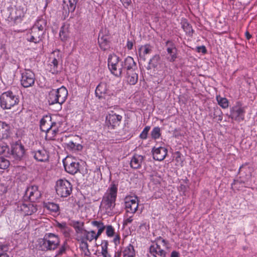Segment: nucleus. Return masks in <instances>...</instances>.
<instances>
[{"label": "nucleus", "instance_id": "nucleus-46", "mask_svg": "<svg viewBox=\"0 0 257 257\" xmlns=\"http://www.w3.org/2000/svg\"><path fill=\"white\" fill-rule=\"evenodd\" d=\"M10 165V162L4 157H0V169H6Z\"/></svg>", "mask_w": 257, "mask_h": 257}, {"label": "nucleus", "instance_id": "nucleus-18", "mask_svg": "<svg viewBox=\"0 0 257 257\" xmlns=\"http://www.w3.org/2000/svg\"><path fill=\"white\" fill-rule=\"evenodd\" d=\"M25 194L31 201H35L38 199L41 195L38 187L35 185H32L28 187L26 191Z\"/></svg>", "mask_w": 257, "mask_h": 257}, {"label": "nucleus", "instance_id": "nucleus-44", "mask_svg": "<svg viewBox=\"0 0 257 257\" xmlns=\"http://www.w3.org/2000/svg\"><path fill=\"white\" fill-rule=\"evenodd\" d=\"M10 154V149L8 146L4 144H0V155H3L5 157H9Z\"/></svg>", "mask_w": 257, "mask_h": 257}, {"label": "nucleus", "instance_id": "nucleus-5", "mask_svg": "<svg viewBox=\"0 0 257 257\" xmlns=\"http://www.w3.org/2000/svg\"><path fill=\"white\" fill-rule=\"evenodd\" d=\"M169 247L168 242L160 237L150 246V252L154 257H165L166 251L164 249H168Z\"/></svg>", "mask_w": 257, "mask_h": 257}, {"label": "nucleus", "instance_id": "nucleus-19", "mask_svg": "<svg viewBox=\"0 0 257 257\" xmlns=\"http://www.w3.org/2000/svg\"><path fill=\"white\" fill-rule=\"evenodd\" d=\"M167 45H168L167 48V60L171 62H174L177 58L178 52L176 46L172 42L168 41Z\"/></svg>", "mask_w": 257, "mask_h": 257}, {"label": "nucleus", "instance_id": "nucleus-45", "mask_svg": "<svg viewBox=\"0 0 257 257\" xmlns=\"http://www.w3.org/2000/svg\"><path fill=\"white\" fill-rule=\"evenodd\" d=\"M161 136V130L158 126L155 127L151 132V136L154 139L159 138Z\"/></svg>", "mask_w": 257, "mask_h": 257}, {"label": "nucleus", "instance_id": "nucleus-11", "mask_svg": "<svg viewBox=\"0 0 257 257\" xmlns=\"http://www.w3.org/2000/svg\"><path fill=\"white\" fill-rule=\"evenodd\" d=\"M43 34V32L32 28L26 32L24 38L28 42L38 44L42 40Z\"/></svg>", "mask_w": 257, "mask_h": 257}, {"label": "nucleus", "instance_id": "nucleus-23", "mask_svg": "<svg viewBox=\"0 0 257 257\" xmlns=\"http://www.w3.org/2000/svg\"><path fill=\"white\" fill-rule=\"evenodd\" d=\"M34 157L38 161L46 162L48 160L49 154L46 150L42 149L35 152Z\"/></svg>", "mask_w": 257, "mask_h": 257}, {"label": "nucleus", "instance_id": "nucleus-34", "mask_svg": "<svg viewBox=\"0 0 257 257\" xmlns=\"http://www.w3.org/2000/svg\"><path fill=\"white\" fill-rule=\"evenodd\" d=\"M59 36L63 41H66L68 40L69 37V31L68 27L63 26L61 28Z\"/></svg>", "mask_w": 257, "mask_h": 257}, {"label": "nucleus", "instance_id": "nucleus-48", "mask_svg": "<svg viewBox=\"0 0 257 257\" xmlns=\"http://www.w3.org/2000/svg\"><path fill=\"white\" fill-rule=\"evenodd\" d=\"M106 234L108 237H112L114 235V229L111 225H108L105 227Z\"/></svg>", "mask_w": 257, "mask_h": 257}, {"label": "nucleus", "instance_id": "nucleus-47", "mask_svg": "<svg viewBox=\"0 0 257 257\" xmlns=\"http://www.w3.org/2000/svg\"><path fill=\"white\" fill-rule=\"evenodd\" d=\"M149 229V225L146 222H143L139 226V230L141 232L145 234L147 232Z\"/></svg>", "mask_w": 257, "mask_h": 257}, {"label": "nucleus", "instance_id": "nucleus-21", "mask_svg": "<svg viewBox=\"0 0 257 257\" xmlns=\"http://www.w3.org/2000/svg\"><path fill=\"white\" fill-rule=\"evenodd\" d=\"M56 121H53L50 115H46L44 116L40 121V128L41 131L44 132L48 131L51 126L53 125Z\"/></svg>", "mask_w": 257, "mask_h": 257}, {"label": "nucleus", "instance_id": "nucleus-36", "mask_svg": "<svg viewBox=\"0 0 257 257\" xmlns=\"http://www.w3.org/2000/svg\"><path fill=\"white\" fill-rule=\"evenodd\" d=\"M78 240L80 241V248L83 251L85 255H88L89 254V251L88 249V245L87 242L84 240V238L82 236H79L78 238Z\"/></svg>", "mask_w": 257, "mask_h": 257}, {"label": "nucleus", "instance_id": "nucleus-60", "mask_svg": "<svg viewBox=\"0 0 257 257\" xmlns=\"http://www.w3.org/2000/svg\"><path fill=\"white\" fill-rule=\"evenodd\" d=\"M245 36H246V38L249 40V39H250L251 38V35H250V34L248 32H245Z\"/></svg>", "mask_w": 257, "mask_h": 257}, {"label": "nucleus", "instance_id": "nucleus-61", "mask_svg": "<svg viewBox=\"0 0 257 257\" xmlns=\"http://www.w3.org/2000/svg\"><path fill=\"white\" fill-rule=\"evenodd\" d=\"M0 257H9V256L6 253H0Z\"/></svg>", "mask_w": 257, "mask_h": 257}, {"label": "nucleus", "instance_id": "nucleus-6", "mask_svg": "<svg viewBox=\"0 0 257 257\" xmlns=\"http://www.w3.org/2000/svg\"><path fill=\"white\" fill-rule=\"evenodd\" d=\"M1 105L4 109H10L18 104L19 99L17 95L10 91L4 92L0 97Z\"/></svg>", "mask_w": 257, "mask_h": 257}, {"label": "nucleus", "instance_id": "nucleus-62", "mask_svg": "<svg viewBox=\"0 0 257 257\" xmlns=\"http://www.w3.org/2000/svg\"><path fill=\"white\" fill-rule=\"evenodd\" d=\"M177 157H176V159L177 160V161H179V160H180L181 161V157H180V154L179 153H177Z\"/></svg>", "mask_w": 257, "mask_h": 257}, {"label": "nucleus", "instance_id": "nucleus-57", "mask_svg": "<svg viewBox=\"0 0 257 257\" xmlns=\"http://www.w3.org/2000/svg\"><path fill=\"white\" fill-rule=\"evenodd\" d=\"M198 52H201L204 54L206 52V49L205 46H202L198 47Z\"/></svg>", "mask_w": 257, "mask_h": 257}, {"label": "nucleus", "instance_id": "nucleus-7", "mask_svg": "<svg viewBox=\"0 0 257 257\" xmlns=\"http://www.w3.org/2000/svg\"><path fill=\"white\" fill-rule=\"evenodd\" d=\"M108 67L112 74L116 77L121 76L123 64L120 62L118 56L114 54H110L108 58Z\"/></svg>", "mask_w": 257, "mask_h": 257}, {"label": "nucleus", "instance_id": "nucleus-59", "mask_svg": "<svg viewBox=\"0 0 257 257\" xmlns=\"http://www.w3.org/2000/svg\"><path fill=\"white\" fill-rule=\"evenodd\" d=\"M67 225L65 223H58V227L59 228L60 230L64 229Z\"/></svg>", "mask_w": 257, "mask_h": 257}, {"label": "nucleus", "instance_id": "nucleus-39", "mask_svg": "<svg viewBox=\"0 0 257 257\" xmlns=\"http://www.w3.org/2000/svg\"><path fill=\"white\" fill-rule=\"evenodd\" d=\"M46 26V22L45 20L44 19H39L32 28H36L37 30H39L43 32V30Z\"/></svg>", "mask_w": 257, "mask_h": 257}, {"label": "nucleus", "instance_id": "nucleus-35", "mask_svg": "<svg viewBox=\"0 0 257 257\" xmlns=\"http://www.w3.org/2000/svg\"><path fill=\"white\" fill-rule=\"evenodd\" d=\"M43 206L45 209L51 212H57L59 209L58 205L53 202H44Z\"/></svg>", "mask_w": 257, "mask_h": 257}, {"label": "nucleus", "instance_id": "nucleus-41", "mask_svg": "<svg viewBox=\"0 0 257 257\" xmlns=\"http://www.w3.org/2000/svg\"><path fill=\"white\" fill-rule=\"evenodd\" d=\"M216 100L218 104L223 108H226L228 107V101L225 97H222L220 96H216Z\"/></svg>", "mask_w": 257, "mask_h": 257}, {"label": "nucleus", "instance_id": "nucleus-52", "mask_svg": "<svg viewBox=\"0 0 257 257\" xmlns=\"http://www.w3.org/2000/svg\"><path fill=\"white\" fill-rule=\"evenodd\" d=\"M61 231L65 235L68 236L69 234L70 229L67 226L64 229L61 230Z\"/></svg>", "mask_w": 257, "mask_h": 257}, {"label": "nucleus", "instance_id": "nucleus-58", "mask_svg": "<svg viewBox=\"0 0 257 257\" xmlns=\"http://www.w3.org/2000/svg\"><path fill=\"white\" fill-rule=\"evenodd\" d=\"M171 257H180V253L176 250H173L171 253Z\"/></svg>", "mask_w": 257, "mask_h": 257}, {"label": "nucleus", "instance_id": "nucleus-4", "mask_svg": "<svg viewBox=\"0 0 257 257\" xmlns=\"http://www.w3.org/2000/svg\"><path fill=\"white\" fill-rule=\"evenodd\" d=\"M117 91L114 89L112 85H108L105 83H99L95 89V94L99 98H103L109 100L111 97H116Z\"/></svg>", "mask_w": 257, "mask_h": 257}, {"label": "nucleus", "instance_id": "nucleus-12", "mask_svg": "<svg viewBox=\"0 0 257 257\" xmlns=\"http://www.w3.org/2000/svg\"><path fill=\"white\" fill-rule=\"evenodd\" d=\"M17 211L22 215H31L37 211V207L31 202L25 201L18 204Z\"/></svg>", "mask_w": 257, "mask_h": 257}, {"label": "nucleus", "instance_id": "nucleus-50", "mask_svg": "<svg viewBox=\"0 0 257 257\" xmlns=\"http://www.w3.org/2000/svg\"><path fill=\"white\" fill-rule=\"evenodd\" d=\"M151 180L153 181L155 184H157L160 182L161 178L156 175H153L151 176Z\"/></svg>", "mask_w": 257, "mask_h": 257}, {"label": "nucleus", "instance_id": "nucleus-29", "mask_svg": "<svg viewBox=\"0 0 257 257\" xmlns=\"http://www.w3.org/2000/svg\"><path fill=\"white\" fill-rule=\"evenodd\" d=\"M63 8L66 12H73L76 8V0H63Z\"/></svg>", "mask_w": 257, "mask_h": 257}, {"label": "nucleus", "instance_id": "nucleus-43", "mask_svg": "<svg viewBox=\"0 0 257 257\" xmlns=\"http://www.w3.org/2000/svg\"><path fill=\"white\" fill-rule=\"evenodd\" d=\"M101 253L103 257H110L107 251L108 242L106 241H103L101 244Z\"/></svg>", "mask_w": 257, "mask_h": 257}, {"label": "nucleus", "instance_id": "nucleus-33", "mask_svg": "<svg viewBox=\"0 0 257 257\" xmlns=\"http://www.w3.org/2000/svg\"><path fill=\"white\" fill-rule=\"evenodd\" d=\"M72 225L77 234V237L79 238V236L82 235L85 230V229H84V223L80 221H75L73 222Z\"/></svg>", "mask_w": 257, "mask_h": 257}, {"label": "nucleus", "instance_id": "nucleus-22", "mask_svg": "<svg viewBox=\"0 0 257 257\" xmlns=\"http://www.w3.org/2000/svg\"><path fill=\"white\" fill-rule=\"evenodd\" d=\"M109 37L108 36L104 35L102 33H99L98 41L101 49L105 50L109 48Z\"/></svg>", "mask_w": 257, "mask_h": 257}, {"label": "nucleus", "instance_id": "nucleus-27", "mask_svg": "<svg viewBox=\"0 0 257 257\" xmlns=\"http://www.w3.org/2000/svg\"><path fill=\"white\" fill-rule=\"evenodd\" d=\"M123 68L126 69L127 71H135L136 67V63L134 59L131 57H126L123 62Z\"/></svg>", "mask_w": 257, "mask_h": 257}, {"label": "nucleus", "instance_id": "nucleus-37", "mask_svg": "<svg viewBox=\"0 0 257 257\" xmlns=\"http://www.w3.org/2000/svg\"><path fill=\"white\" fill-rule=\"evenodd\" d=\"M91 223L92 225L98 228L97 234L100 236L105 228L103 223L100 221H92Z\"/></svg>", "mask_w": 257, "mask_h": 257}, {"label": "nucleus", "instance_id": "nucleus-63", "mask_svg": "<svg viewBox=\"0 0 257 257\" xmlns=\"http://www.w3.org/2000/svg\"><path fill=\"white\" fill-rule=\"evenodd\" d=\"M243 165H242L241 166H240V168H239V171H241V170L242 169V168H243Z\"/></svg>", "mask_w": 257, "mask_h": 257}, {"label": "nucleus", "instance_id": "nucleus-38", "mask_svg": "<svg viewBox=\"0 0 257 257\" xmlns=\"http://www.w3.org/2000/svg\"><path fill=\"white\" fill-rule=\"evenodd\" d=\"M135 255L134 246L129 244L123 250L122 257H135Z\"/></svg>", "mask_w": 257, "mask_h": 257}, {"label": "nucleus", "instance_id": "nucleus-32", "mask_svg": "<svg viewBox=\"0 0 257 257\" xmlns=\"http://www.w3.org/2000/svg\"><path fill=\"white\" fill-rule=\"evenodd\" d=\"M143 159V157L142 155H134L131 161V166L134 169L139 168L141 166Z\"/></svg>", "mask_w": 257, "mask_h": 257}, {"label": "nucleus", "instance_id": "nucleus-28", "mask_svg": "<svg viewBox=\"0 0 257 257\" xmlns=\"http://www.w3.org/2000/svg\"><path fill=\"white\" fill-rule=\"evenodd\" d=\"M126 82L129 85H135L138 80V75L135 71H127Z\"/></svg>", "mask_w": 257, "mask_h": 257}, {"label": "nucleus", "instance_id": "nucleus-10", "mask_svg": "<svg viewBox=\"0 0 257 257\" xmlns=\"http://www.w3.org/2000/svg\"><path fill=\"white\" fill-rule=\"evenodd\" d=\"M50 59V62L49 64V71L52 74H57L60 70L58 64L62 59L61 52L58 50L54 51L51 55Z\"/></svg>", "mask_w": 257, "mask_h": 257}, {"label": "nucleus", "instance_id": "nucleus-31", "mask_svg": "<svg viewBox=\"0 0 257 257\" xmlns=\"http://www.w3.org/2000/svg\"><path fill=\"white\" fill-rule=\"evenodd\" d=\"M80 236L84 238V240H86L89 241H91L93 240H96L99 236L94 231H87L86 230H85L82 235Z\"/></svg>", "mask_w": 257, "mask_h": 257}, {"label": "nucleus", "instance_id": "nucleus-8", "mask_svg": "<svg viewBox=\"0 0 257 257\" xmlns=\"http://www.w3.org/2000/svg\"><path fill=\"white\" fill-rule=\"evenodd\" d=\"M55 190L57 194L61 197H67L72 192V185L65 179H60L56 182Z\"/></svg>", "mask_w": 257, "mask_h": 257}, {"label": "nucleus", "instance_id": "nucleus-14", "mask_svg": "<svg viewBox=\"0 0 257 257\" xmlns=\"http://www.w3.org/2000/svg\"><path fill=\"white\" fill-rule=\"evenodd\" d=\"M63 123L60 121L56 122L48 131H45V138L48 140H54L56 136L63 131L62 128Z\"/></svg>", "mask_w": 257, "mask_h": 257}, {"label": "nucleus", "instance_id": "nucleus-17", "mask_svg": "<svg viewBox=\"0 0 257 257\" xmlns=\"http://www.w3.org/2000/svg\"><path fill=\"white\" fill-rule=\"evenodd\" d=\"M24 153V147L20 142H16L12 144L10 156L12 155L15 159H20L23 157Z\"/></svg>", "mask_w": 257, "mask_h": 257}, {"label": "nucleus", "instance_id": "nucleus-56", "mask_svg": "<svg viewBox=\"0 0 257 257\" xmlns=\"http://www.w3.org/2000/svg\"><path fill=\"white\" fill-rule=\"evenodd\" d=\"M134 43L133 42L128 40L126 44V47L128 50H131L133 48Z\"/></svg>", "mask_w": 257, "mask_h": 257}, {"label": "nucleus", "instance_id": "nucleus-13", "mask_svg": "<svg viewBox=\"0 0 257 257\" xmlns=\"http://www.w3.org/2000/svg\"><path fill=\"white\" fill-rule=\"evenodd\" d=\"M121 115L114 113L113 111L108 113L105 118V123L110 129H114L118 127L122 120Z\"/></svg>", "mask_w": 257, "mask_h": 257}, {"label": "nucleus", "instance_id": "nucleus-20", "mask_svg": "<svg viewBox=\"0 0 257 257\" xmlns=\"http://www.w3.org/2000/svg\"><path fill=\"white\" fill-rule=\"evenodd\" d=\"M153 158L157 161H162L167 154V150L165 147H154L152 150Z\"/></svg>", "mask_w": 257, "mask_h": 257}, {"label": "nucleus", "instance_id": "nucleus-16", "mask_svg": "<svg viewBox=\"0 0 257 257\" xmlns=\"http://www.w3.org/2000/svg\"><path fill=\"white\" fill-rule=\"evenodd\" d=\"M35 75L30 70H26L22 73L21 83L24 87L32 86L35 82Z\"/></svg>", "mask_w": 257, "mask_h": 257}, {"label": "nucleus", "instance_id": "nucleus-54", "mask_svg": "<svg viewBox=\"0 0 257 257\" xmlns=\"http://www.w3.org/2000/svg\"><path fill=\"white\" fill-rule=\"evenodd\" d=\"M120 240V236L118 234L114 235V237L113 238V242L115 245H117L119 243Z\"/></svg>", "mask_w": 257, "mask_h": 257}, {"label": "nucleus", "instance_id": "nucleus-55", "mask_svg": "<svg viewBox=\"0 0 257 257\" xmlns=\"http://www.w3.org/2000/svg\"><path fill=\"white\" fill-rule=\"evenodd\" d=\"M65 250H66L65 246L64 245L61 246L58 251V254H61L63 253L65 251Z\"/></svg>", "mask_w": 257, "mask_h": 257}, {"label": "nucleus", "instance_id": "nucleus-2", "mask_svg": "<svg viewBox=\"0 0 257 257\" xmlns=\"http://www.w3.org/2000/svg\"><path fill=\"white\" fill-rule=\"evenodd\" d=\"M60 244L58 235L53 233H47L44 237L38 240V246L42 250H54Z\"/></svg>", "mask_w": 257, "mask_h": 257}, {"label": "nucleus", "instance_id": "nucleus-53", "mask_svg": "<svg viewBox=\"0 0 257 257\" xmlns=\"http://www.w3.org/2000/svg\"><path fill=\"white\" fill-rule=\"evenodd\" d=\"M125 8H127L131 3V0H120Z\"/></svg>", "mask_w": 257, "mask_h": 257}, {"label": "nucleus", "instance_id": "nucleus-26", "mask_svg": "<svg viewBox=\"0 0 257 257\" xmlns=\"http://www.w3.org/2000/svg\"><path fill=\"white\" fill-rule=\"evenodd\" d=\"M10 127L7 123L0 121V139L7 138L10 135Z\"/></svg>", "mask_w": 257, "mask_h": 257}, {"label": "nucleus", "instance_id": "nucleus-1", "mask_svg": "<svg viewBox=\"0 0 257 257\" xmlns=\"http://www.w3.org/2000/svg\"><path fill=\"white\" fill-rule=\"evenodd\" d=\"M117 187L111 184L105 193L100 205V211L102 214L111 215L115 205Z\"/></svg>", "mask_w": 257, "mask_h": 257}, {"label": "nucleus", "instance_id": "nucleus-49", "mask_svg": "<svg viewBox=\"0 0 257 257\" xmlns=\"http://www.w3.org/2000/svg\"><path fill=\"white\" fill-rule=\"evenodd\" d=\"M150 130V126H146L142 132L141 133L140 135V137L143 140H145L147 138L148 134Z\"/></svg>", "mask_w": 257, "mask_h": 257}, {"label": "nucleus", "instance_id": "nucleus-51", "mask_svg": "<svg viewBox=\"0 0 257 257\" xmlns=\"http://www.w3.org/2000/svg\"><path fill=\"white\" fill-rule=\"evenodd\" d=\"M133 220V216L127 217L125 218L123 221V225L126 226L128 224L131 223Z\"/></svg>", "mask_w": 257, "mask_h": 257}, {"label": "nucleus", "instance_id": "nucleus-30", "mask_svg": "<svg viewBox=\"0 0 257 257\" xmlns=\"http://www.w3.org/2000/svg\"><path fill=\"white\" fill-rule=\"evenodd\" d=\"M152 48L149 45H142L138 49L139 56L143 60H145L146 55L150 54Z\"/></svg>", "mask_w": 257, "mask_h": 257}, {"label": "nucleus", "instance_id": "nucleus-9", "mask_svg": "<svg viewBox=\"0 0 257 257\" xmlns=\"http://www.w3.org/2000/svg\"><path fill=\"white\" fill-rule=\"evenodd\" d=\"M65 170L70 174H75L79 170L80 164L78 160L68 156L63 160Z\"/></svg>", "mask_w": 257, "mask_h": 257}, {"label": "nucleus", "instance_id": "nucleus-3", "mask_svg": "<svg viewBox=\"0 0 257 257\" xmlns=\"http://www.w3.org/2000/svg\"><path fill=\"white\" fill-rule=\"evenodd\" d=\"M68 95V91L66 87L62 86L57 89L51 90L48 95V101L50 104L64 103Z\"/></svg>", "mask_w": 257, "mask_h": 257}, {"label": "nucleus", "instance_id": "nucleus-42", "mask_svg": "<svg viewBox=\"0 0 257 257\" xmlns=\"http://www.w3.org/2000/svg\"><path fill=\"white\" fill-rule=\"evenodd\" d=\"M182 27L186 34L191 35L193 33V31L192 27L186 21H184L182 22Z\"/></svg>", "mask_w": 257, "mask_h": 257}, {"label": "nucleus", "instance_id": "nucleus-15", "mask_svg": "<svg viewBox=\"0 0 257 257\" xmlns=\"http://www.w3.org/2000/svg\"><path fill=\"white\" fill-rule=\"evenodd\" d=\"M124 204L126 212L134 214L138 208V198L135 196H127L124 198Z\"/></svg>", "mask_w": 257, "mask_h": 257}, {"label": "nucleus", "instance_id": "nucleus-40", "mask_svg": "<svg viewBox=\"0 0 257 257\" xmlns=\"http://www.w3.org/2000/svg\"><path fill=\"white\" fill-rule=\"evenodd\" d=\"M67 149L70 151H78L82 148V146L80 144H75L73 142L70 141L66 144Z\"/></svg>", "mask_w": 257, "mask_h": 257}, {"label": "nucleus", "instance_id": "nucleus-24", "mask_svg": "<svg viewBox=\"0 0 257 257\" xmlns=\"http://www.w3.org/2000/svg\"><path fill=\"white\" fill-rule=\"evenodd\" d=\"M24 9L20 7L15 8L12 10L10 14L12 19L15 21H19L22 20V18L24 17Z\"/></svg>", "mask_w": 257, "mask_h": 257}, {"label": "nucleus", "instance_id": "nucleus-25", "mask_svg": "<svg viewBox=\"0 0 257 257\" xmlns=\"http://www.w3.org/2000/svg\"><path fill=\"white\" fill-rule=\"evenodd\" d=\"M231 118L240 121L243 119L244 111L242 108L236 107L233 108L231 112Z\"/></svg>", "mask_w": 257, "mask_h": 257}]
</instances>
